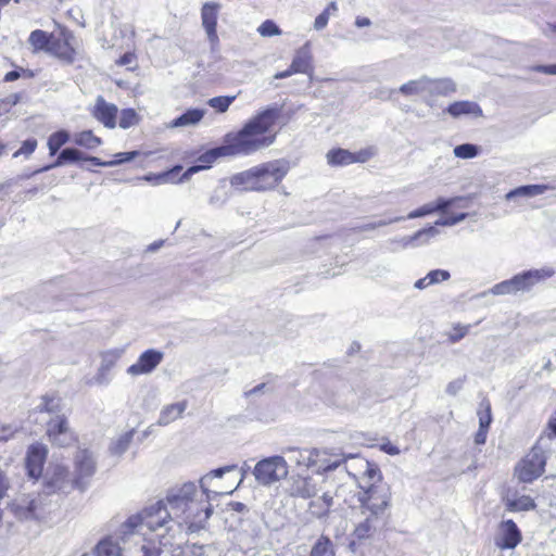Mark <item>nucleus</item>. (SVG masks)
Listing matches in <instances>:
<instances>
[{
  "label": "nucleus",
  "mask_w": 556,
  "mask_h": 556,
  "mask_svg": "<svg viewBox=\"0 0 556 556\" xmlns=\"http://www.w3.org/2000/svg\"><path fill=\"white\" fill-rule=\"evenodd\" d=\"M456 91V84L453 79L431 78L428 76V98L447 97Z\"/></svg>",
  "instance_id": "nucleus-23"
},
{
  "label": "nucleus",
  "mask_w": 556,
  "mask_h": 556,
  "mask_svg": "<svg viewBox=\"0 0 556 556\" xmlns=\"http://www.w3.org/2000/svg\"><path fill=\"white\" fill-rule=\"evenodd\" d=\"M463 200V198H451V199H444L439 198L433 203L434 211L435 212H446L448 207H451L456 201Z\"/></svg>",
  "instance_id": "nucleus-58"
},
{
  "label": "nucleus",
  "mask_w": 556,
  "mask_h": 556,
  "mask_svg": "<svg viewBox=\"0 0 556 556\" xmlns=\"http://www.w3.org/2000/svg\"><path fill=\"white\" fill-rule=\"evenodd\" d=\"M140 154L139 151H129V152H119V153H116L114 155V160L112 161H109V166L112 167V166H116V165H121L125 162H129V161H132L134 159H136L138 155Z\"/></svg>",
  "instance_id": "nucleus-52"
},
{
  "label": "nucleus",
  "mask_w": 556,
  "mask_h": 556,
  "mask_svg": "<svg viewBox=\"0 0 556 556\" xmlns=\"http://www.w3.org/2000/svg\"><path fill=\"white\" fill-rule=\"evenodd\" d=\"M309 556H334L332 542L328 536L321 535L312 547Z\"/></svg>",
  "instance_id": "nucleus-42"
},
{
  "label": "nucleus",
  "mask_w": 556,
  "mask_h": 556,
  "mask_svg": "<svg viewBox=\"0 0 556 556\" xmlns=\"http://www.w3.org/2000/svg\"><path fill=\"white\" fill-rule=\"evenodd\" d=\"M471 325L455 324L452 330L447 333L448 342H459L463 338H465L468 334Z\"/></svg>",
  "instance_id": "nucleus-47"
},
{
  "label": "nucleus",
  "mask_w": 556,
  "mask_h": 556,
  "mask_svg": "<svg viewBox=\"0 0 556 556\" xmlns=\"http://www.w3.org/2000/svg\"><path fill=\"white\" fill-rule=\"evenodd\" d=\"M433 213H435L434 206H433V203L430 202V203H426L422 206L412 211L405 218L414 219V218L424 217V216H427V215H430Z\"/></svg>",
  "instance_id": "nucleus-53"
},
{
  "label": "nucleus",
  "mask_w": 556,
  "mask_h": 556,
  "mask_svg": "<svg viewBox=\"0 0 556 556\" xmlns=\"http://www.w3.org/2000/svg\"><path fill=\"white\" fill-rule=\"evenodd\" d=\"M199 494L203 495L192 497L188 506V511L184 517V525L188 526L190 531L203 528L213 511L212 505L210 504L212 495L204 492L201 488Z\"/></svg>",
  "instance_id": "nucleus-9"
},
{
  "label": "nucleus",
  "mask_w": 556,
  "mask_h": 556,
  "mask_svg": "<svg viewBox=\"0 0 556 556\" xmlns=\"http://www.w3.org/2000/svg\"><path fill=\"white\" fill-rule=\"evenodd\" d=\"M137 113L132 109H125L121 112L119 127L127 129L137 123Z\"/></svg>",
  "instance_id": "nucleus-48"
},
{
  "label": "nucleus",
  "mask_w": 556,
  "mask_h": 556,
  "mask_svg": "<svg viewBox=\"0 0 556 556\" xmlns=\"http://www.w3.org/2000/svg\"><path fill=\"white\" fill-rule=\"evenodd\" d=\"M290 493L292 496H299L302 498H311L316 496L317 489L314 484L312 478L307 477H298L293 480L292 485L290 488Z\"/></svg>",
  "instance_id": "nucleus-29"
},
{
  "label": "nucleus",
  "mask_w": 556,
  "mask_h": 556,
  "mask_svg": "<svg viewBox=\"0 0 556 556\" xmlns=\"http://www.w3.org/2000/svg\"><path fill=\"white\" fill-rule=\"evenodd\" d=\"M194 482L184 483L181 486L172 490L165 497V503L172 513L177 530L184 526V517L188 511V506L193 496H202Z\"/></svg>",
  "instance_id": "nucleus-5"
},
{
  "label": "nucleus",
  "mask_w": 556,
  "mask_h": 556,
  "mask_svg": "<svg viewBox=\"0 0 556 556\" xmlns=\"http://www.w3.org/2000/svg\"><path fill=\"white\" fill-rule=\"evenodd\" d=\"M90 556H123L122 547L117 540L113 536H108L96 545L93 554Z\"/></svg>",
  "instance_id": "nucleus-35"
},
{
  "label": "nucleus",
  "mask_w": 556,
  "mask_h": 556,
  "mask_svg": "<svg viewBox=\"0 0 556 556\" xmlns=\"http://www.w3.org/2000/svg\"><path fill=\"white\" fill-rule=\"evenodd\" d=\"M147 528L150 531L164 529L165 532H178L165 501H157L146 507L141 513L130 516L119 528L118 534L125 543L126 538L142 531Z\"/></svg>",
  "instance_id": "nucleus-2"
},
{
  "label": "nucleus",
  "mask_w": 556,
  "mask_h": 556,
  "mask_svg": "<svg viewBox=\"0 0 556 556\" xmlns=\"http://www.w3.org/2000/svg\"><path fill=\"white\" fill-rule=\"evenodd\" d=\"M439 235V230L435 226H429L427 228L420 229L415 232L410 237H402L399 240H395L402 248H406L410 244H414L416 241H421L422 243L427 242L430 238H433Z\"/></svg>",
  "instance_id": "nucleus-36"
},
{
  "label": "nucleus",
  "mask_w": 556,
  "mask_h": 556,
  "mask_svg": "<svg viewBox=\"0 0 556 556\" xmlns=\"http://www.w3.org/2000/svg\"><path fill=\"white\" fill-rule=\"evenodd\" d=\"M404 219H405V217H403V216H396V217L390 218V219H379L377 222H372V223L364 225L363 229L364 230L375 229V228H379V227H383V226L390 225L392 223L402 222Z\"/></svg>",
  "instance_id": "nucleus-60"
},
{
  "label": "nucleus",
  "mask_w": 556,
  "mask_h": 556,
  "mask_svg": "<svg viewBox=\"0 0 556 556\" xmlns=\"http://www.w3.org/2000/svg\"><path fill=\"white\" fill-rule=\"evenodd\" d=\"M377 153L376 148L367 147L357 152H352V164L354 163H365L374 157Z\"/></svg>",
  "instance_id": "nucleus-49"
},
{
  "label": "nucleus",
  "mask_w": 556,
  "mask_h": 556,
  "mask_svg": "<svg viewBox=\"0 0 556 556\" xmlns=\"http://www.w3.org/2000/svg\"><path fill=\"white\" fill-rule=\"evenodd\" d=\"M556 271L552 267H544L540 269H530L521 274L515 275L511 279L515 293L528 292L536 283L551 278Z\"/></svg>",
  "instance_id": "nucleus-12"
},
{
  "label": "nucleus",
  "mask_w": 556,
  "mask_h": 556,
  "mask_svg": "<svg viewBox=\"0 0 556 556\" xmlns=\"http://www.w3.org/2000/svg\"><path fill=\"white\" fill-rule=\"evenodd\" d=\"M92 115L106 128H114L116 126L117 106L106 102L102 96H99L96 99Z\"/></svg>",
  "instance_id": "nucleus-19"
},
{
  "label": "nucleus",
  "mask_w": 556,
  "mask_h": 556,
  "mask_svg": "<svg viewBox=\"0 0 556 556\" xmlns=\"http://www.w3.org/2000/svg\"><path fill=\"white\" fill-rule=\"evenodd\" d=\"M37 148L36 139H27L23 142L22 147L13 154V157H18L20 155L29 156L34 153Z\"/></svg>",
  "instance_id": "nucleus-55"
},
{
  "label": "nucleus",
  "mask_w": 556,
  "mask_h": 556,
  "mask_svg": "<svg viewBox=\"0 0 556 556\" xmlns=\"http://www.w3.org/2000/svg\"><path fill=\"white\" fill-rule=\"evenodd\" d=\"M465 379L466 378L464 377V378H458V379L451 381L446 386V393L450 395H456L463 389Z\"/></svg>",
  "instance_id": "nucleus-61"
},
{
  "label": "nucleus",
  "mask_w": 556,
  "mask_h": 556,
  "mask_svg": "<svg viewBox=\"0 0 556 556\" xmlns=\"http://www.w3.org/2000/svg\"><path fill=\"white\" fill-rule=\"evenodd\" d=\"M70 140V134L66 130H59L50 135L48 139V149L50 155L56 154L62 146Z\"/></svg>",
  "instance_id": "nucleus-44"
},
{
  "label": "nucleus",
  "mask_w": 556,
  "mask_h": 556,
  "mask_svg": "<svg viewBox=\"0 0 556 556\" xmlns=\"http://www.w3.org/2000/svg\"><path fill=\"white\" fill-rule=\"evenodd\" d=\"M521 541V532L513 520H504L500 526L496 545L503 549L515 548Z\"/></svg>",
  "instance_id": "nucleus-18"
},
{
  "label": "nucleus",
  "mask_w": 556,
  "mask_h": 556,
  "mask_svg": "<svg viewBox=\"0 0 556 556\" xmlns=\"http://www.w3.org/2000/svg\"><path fill=\"white\" fill-rule=\"evenodd\" d=\"M491 421V407L490 405H488L484 414H480L479 428L489 429Z\"/></svg>",
  "instance_id": "nucleus-64"
},
{
  "label": "nucleus",
  "mask_w": 556,
  "mask_h": 556,
  "mask_svg": "<svg viewBox=\"0 0 556 556\" xmlns=\"http://www.w3.org/2000/svg\"><path fill=\"white\" fill-rule=\"evenodd\" d=\"M353 395V392L349 388L343 387L342 389L333 392L331 396L326 399V401L330 405H334L338 407H348L351 402L350 396Z\"/></svg>",
  "instance_id": "nucleus-43"
},
{
  "label": "nucleus",
  "mask_w": 556,
  "mask_h": 556,
  "mask_svg": "<svg viewBox=\"0 0 556 556\" xmlns=\"http://www.w3.org/2000/svg\"><path fill=\"white\" fill-rule=\"evenodd\" d=\"M236 469H237V465H228V466L220 467V468L210 471L208 473H206L200 478V481H199L200 488L202 490H204V492H207V494H211L214 496L219 495V494H231L233 492V490H229V491L211 490L210 486H211V482L213 479H215V478L220 479L224 477L225 473L235 471Z\"/></svg>",
  "instance_id": "nucleus-22"
},
{
  "label": "nucleus",
  "mask_w": 556,
  "mask_h": 556,
  "mask_svg": "<svg viewBox=\"0 0 556 556\" xmlns=\"http://www.w3.org/2000/svg\"><path fill=\"white\" fill-rule=\"evenodd\" d=\"M47 454L48 448L43 444L37 443L28 447L25 463L30 478L37 479L41 476Z\"/></svg>",
  "instance_id": "nucleus-15"
},
{
  "label": "nucleus",
  "mask_w": 556,
  "mask_h": 556,
  "mask_svg": "<svg viewBox=\"0 0 556 556\" xmlns=\"http://www.w3.org/2000/svg\"><path fill=\"white\" fill-rule=\"evenodd\" d=\"M446 112L453 117H460L463 115H471L475 117L482 116V109L480 105L472 101H456L446 108Z\"/></svg>",
  "instance_id": "nucleus-27"
},
{
  "label": "nucleus",
  "mask_w": 556,
  "mask_h": 556,
  "mask_svg": "<svg viewBox=\"0 0 556 556\" xmlns=\"http://www.w3.org/2000/svg\"><path fill=\"white\" fill-rule=\"evenodd\" d=\"M135 430L126 431L111 441L109 446L110 454L121 457L129 447L134 439Z\"/></svg>",
  "instance_id": "nucleus-37"
},
{
  "label": "nucleus",
  "mask_w": 556,
  "mask_h": 556,
  "mask_svg": "<svg viewBox=\"0 0 556 556\" xmlns=\"http://www.w3.org/2000/svg\"><path fill=\"white\" fill-rule=\"evenodd\" d=\"M363 519L358 522L354 530V534L358 539L370 538L378 529L382 528L386 523V518L378 516H369L362 514Z\"/></svg>",
  "instance_id": "nucleus-20"
},
{
  "label": "nucleus",
  "mask_w": 556,
  "mask_h": 556,
  "mask_svg": "<svg viewBox=\"0 0 556 556\" xmlns=\"http://www.w3.org/2000/svg\"><path fill=\"white\" fill-rule=\"evenodd\" d=\"M39 410L51 415L47 421V435L49 441L56 446L66 447L76 441V434L70 428L67 417L60 414V401L43 397L42 403L38 406Z\"/></svg>",
  "instance_id": "nucleus-3"
},
{
  "label": "nucleus",
  "mask_w": 556,
  "mask_h": 556,
  "mask_svg": "<svg viewBox=\"0 0 556 556\" xmlns=\"http://www.w3.org/2000/svg\"><path fill=\"white\" fill-rule=\"evenodd\" d=\"M83 157H84V153L80 150L75 149V148H65L60 152L56 161L53 164L47 165V166L38 169L37 173L47 172L51 168L59 167V166H62L67 163H75L78 161H83Z\"/></svg>",
  "instance_id": "nucleus-34"
},
{
  "label": "nucleus",
  "mask_w": 556,
  "mask_h": 556,
  "mask_svg": "<svg viewBox=\"0 0 556 556\" xmlns=\"http://www.w3.org/2000/svg\"><path fill=\"white\" fill-rule=\"evenodd\" d=\"M453 152L459 159H473L479 154V147L472 143H463L456 146Z\"/></svg>",
  "instance_id": "nucleus-46"
},
{
  "label": "nucleus",
  "mask_w": 556,
  "mask_h": 556,
  "mask_svg": "<svg viewBox=\"0 0 556 556\" xmlns=\"http://www.w3.org/2000/svg\"><path fill=\"white\" fill-rule=\"evenodd\" d=\"M281 115L278 105L267 106L251 117L238 132L225 136L224 144L213 149L206 157L249 155L269 147L276 136H265Z\"/></svg>",
  "instance_id": "nucleus-1"
},
{
  "label": "nucleus",
  "mask_w": 556,
  "mask_h": 556,
  "mask_svg": "<svg viewBox=\"0 0 556 556\" xmlns=\"http://www.w3.org/2000/svg\"><path fill=\"white\" fill-rule=\"evenodd\" d=\"M220 10V4L218 2L208 1L203 3L201 8V22L202 26L207 36V40L211 43L212 49L219 42V38L217 35V20Z\"/></svg>",
  "instance_id": "nucleus-13"
},
{
  "label": "nucleus",
  "mask_w": 556,
  "mask_h": 556,
  "mask_svg": "<svg viewBox=\"0 0 556 556\" xmlns=\"http://www.w3.org/2000/svg\"><path fill=\"white\" fill-rule=\"evenodd\" d=\"M186 408L187 403L185 401L164 406L160 413L157 425L167 426L170 422L177 420L181 417Z\"/></svg>",
  "instance_id": "nucleus-30"
},
{
  "label": "nucleus",
  "mask_w": 556,
  "mask_h": 556,
  "mask_svg": "<svg viewBox=\"0 0 556 556\" xmlns=\"http://www.w3.org/2000/svg\"><path fill=\"white\" fill-rule=\"evenodd\" d=\"M329 16L328 15V10H324L316 18H315V22H314V28L316 30H321L324 29L328 22H329Z\"/></svg>",
  "instance_id": "nucleus-63"
},
{
  "label": "nucleus",
  "mask_w": 556,
  "mask_h": 556,
  "mask_svg": "<svg viewBox=\"0 0 556 556\" xmlns=\"http://www.w3.org/2000/svg\"><path fill=\"white\" fill-rule=\"evenodd\" d=\"M397 91L405 97H428V76L412 79L403 84Z\"/></svg>",
  "instance_id": "nucleus-28"
},
{
  "label": "nucleus",
  "mask_w": 556,
  "mask_h": 556,
  "mask_svg": "<svg viewBox=\"0 0 556 556\" xmlns=\"http://www.w3.org/2000/svg\"><path fill=\"white\" fill-rule=\"evenodd\" d=\"M429 281L432 285H437L443 281H446L451 278L450 271L445 269H434L427 274Z\"/></svg>",
  "instance_id": "nucleus-54"
},
{
  "label": "nucleus",
  "mask_w": 556,
  "mask_h": 556,
  "mask_svg": "<svg viewBox=\"0 0 556 556\" xmlns=\"http://www.w3.org/2000/svg\"><path fill=\"white\" fill-rule=\"evenodd\" d=\"M73 141L75 144L88 150H93L102 144L101 138L94 136L91 130H84L75 134Z\"/></svg>",
  "instance_id": "nucleus-39"
},
{
  "label": "nucleus",
  "mask_w": 556,
  "mask_h": 556,
  "mask_svg": "<svg viewBox=\"0 0 556 556\" xmlns=\"http://www.w3.org/2000/svg\"><path fill=\"white\" fill-rule=\"evenodd\" d=\"M361 490L358 493L361 514L387 519L391 498L389 486L386 483H371L369 485H362Z\"/></svg>",
  "instance_id": "nucleus-4"
},
{
  "label": "nucleus",
  "mask_w": 556,
  "mask_h": 556,
  "mask_svg": "<svg viewBox=\"0 0 556 556\" xmlns=\"http://www.w3.org/2000/svg\"><path fill=\"white\" fill-rule=\"evenodd\" d=\"M78 489V483L73 472L67 467L54 464L50 465L43 476V491L47 494H68Z\"/></svg>",
  "instance_id": "nucleus-6"
},
{
  "label": "nucleus",
  "mask_w": 556,
  "mask_h": 556,
  "mask_svg": "<svg viewBox=\"0 0 556 556\" xmlns=\"http://www.w3.org/2000/svg\"><path fill=\"white\" fill-rule=\"evenodd\" d=\"M236 96H218L211 98L207 101V104L217 113H225L227 112L231 103L236 100Z\"/></svg>",
  "instance_id": "nucleus-45"
},
{
  "label": "nucleus",
  "mask_w": 556,
  "mask_h": 556,
  "mask_svg": "<svg viewBox=\"0 0 556 556\" xmlns=\"http://www.w3.org/2000/svg\"><path fill=\"white\" fill-rule=\"evenodd\" d=\"M490 293H492L494 295L514 294L515 291H514V287L511 283V279H507L500 283L494 285L491 288Z\"/></svg>",
  "instance_id": "nucleus-51"
},
{
  "label": "nucleus",
  "mask_w": 556,
  "mask_h": 556,
  "mask_svg": "<svg viewBox=\"0 0 556 556\" xmlns=\"http://www.w3.org/2000/svg\"><path fill=\"white\" fill-rule=\"evenodd\" d=\"M123 353V349H113L101 353V363L94 377L97 384H106L110 382L109 372L122 357Z\"/></svg>",
  "instance_id": "nucleus-17"
},
{
  "label": "nucleus",
  "mask_w": 556,
  "mask_h": 556,
  "mask_svg": "<svg viewBox=\"0 0 556 556\" xmlns=\"http://www.w3.org/2000/svg\"><path fill=\"white\" fill-rule=\"evenodd\" d=\"M547 457L544 450L535 444L531 451L516 465L515 476L520 482L531 483L545 471Z\"/></svg>",
  "instance_id": "nucleus-7"
},
{
  "label": "nucleus",
  "mask_w": 556,
  "mask_h": 556,
  "mask_svg": "<svg viewBox=\"0 0 556 556\" xmlns=\"http://www.w3.org/2000/svg\"><path fill=\"white\" fill-rule=\"evenodd\" d=\"M358 467L359 469H363V476L361 478L359 488L362 489V485H369L371 483L380 484L381 482V473L379 468L369 463L366 459L361 458L358 460Z\"/></svg>",
  "instance_id": "nucleus-33"
},
{
  "label": "nucleus",
  "mask_w": 556,
  "mask_h": 556,
  "mask_svg": "<svg viewBox=\"0 0 556 556\" xmlns=\"http://www.w3.org/2000/svg\"><path fill=\"white\" fill-rule=\"evenodd\" d=\"M289 472L288 464L282 456H270L256 463L253 475L261 485H271L285 478Z\"/></svg>",
  "instance_id": "nucleus-8"
},
{
  "label": "nucleus",
  "mask_w": 556,
  "mask_h": 556,
  "mask_svg": "<svg viewBox=\"0 0 556 556\" xmlns=\"http://www.w3.org/2000/svg\"><path fill=\"white\" fill-rule=\"evenodd\" d=\"M205 111L202 109H189L184 114L173 119L169 124V128L189 127L197 125L204 117Z\"/></svg>",
  "instance_id": "nucleus-31"
},
{
  "label": "nucleus",
  "mask_w": 556,
  "mask_h": 556,
  "mask_svg": "<svg viewBox=\"0 0 556 556\" xmlns=\"http://www.w3.org/2000/svg\"><path fill=\"white\" fill-rule=\"evenodd\" d=\"M549 189L552 188L548 185H527L510 190L505 198L508 201L516 198H534Z\"/></svg>",
  "instance_id": "nucleus-32"
},
{
  "label": "nucleus",
  "mask_w": 556,
  "mask_h": 556,
  "mask_svg": "<svg viewBox=\"0 0 556 556\" xmlns=\"http://www.w3.org/2000/svg\"><path fill=\"white\" fill-rule=\"evenodd\" d=\"M326 160L330 166H346L352 164V152L345 149H331L326 153Z\"/></svg>",
  "instance_id": "nucleus-38"
},
{
  "label": "nucleus",
  "mask_w": 556,
  "mask_h": 556,
  "mask_svg": "<svg viewBox=\"0 0 556 556\" xmlns=\"http://www.w3.org/2000/svg\"><path fill=\"white\" fill-rule=\"evenodd\" d=\"M73 463V475L77 480L78 489L84 490L97 470L94 455L88 448H78L75 452Z\"/></svg>",
  "instance_id": "nucleus-11"
},
{
  "label": "nucleus",
  "mask_w": 556,
  "mask_h": 556,
  "mask_svg": "<svg viewBox=\"0 0 556 556\" xmlns=\"http://www.w3.org/2000/svg\"><path fill=\"white\" fill-rule=\"evenodd\" d=\"M227 200L226 192L223 188H217L214 190L212 195L208 199V202L213 206H220L223 205Z\"/></svg>",
  "instance_id": "nucleus-59"
},
{
  "label": "nucleus",
  "mask_w": 556,
  "mask_h": 556,
  "mask_svg": "<svg viewBox=\"0 0 556 556\" xmlns=\"http://www.w3.org/2000/svg\"><path fill=\"white\" fill-rule=\"evenodd\" d=\"M53 36L48 35L41 29H36L30 33L28 42L31 45L35 51H47L51 43Z\"/></svg>",
  "instance_id": "nucleus-40"
},
{
  "label": "nucleus",
  "mask_w": 556,
  "mask_h": 556,
  "mask_svg": "<svg viewBox=\"0 0 556 556\" xmlns=\"http://www.w3.org/2000/svg\"><path fill=\"white\" fill-rule=\"evenodd\" d=\"M318 498H319V501L321 503V506L324 507V510H320V511L318 510L317 511V517L321 518V517H325L329 513L330 508L332 507V505H333V496L330 493L325 492L323 494V496H320Z\"/></svg>",
  "instance_id": "nucleus-57"
},
{
  "label": "nucleus",
  "mask_w": 556,
  "mask_h": 556,
  "mask_svg": "<svg viewBox=\"0 0 556 556\" xmlns=\"http://www.w3.org/2000/svg\"><path fill=\"white\" fill-rule=\"evenodd\" d=\"M467 215H468L467 213H459L454 216L440 218L434 223V225L435 226H455V225L464 222L467 218Z\"/></svg>",
  "instance_id": "nucleus-56"
},
{
  "label": "nucleus",
  "mask_w": 556,
  "mask_h": 556,
  "mask_svg": "<svg viewBox=\"0 0 556 556\" xmlns=\"http://www.w3.org/2000/svg\"><path fill=\"white\" fill-rule=\"evenodd\" d=\"M313 56L309 49V43L306 42L300 49L296 50L295 55L292 60V71L301 74L312 75L313 73Z\"/></svg>",
  "instance_id": "nucleus-24"
},
{
  "label": "nucleus",
  "mask_w": 556,
  "mask_h": 556,
  "mask_svg": "<svg viewBox=\"0 0 556 556\" xmlns=\"http://www.w3.org/2000/svg\"><path fill=\"white\" fill-rule=\"evenodd\" d=\"M16 429L9 424L0 422V441H8L13 438Z\"/></svg>",
  "instance_id": "nucleus-62"
},
{
  "label": "nucleus",
  "mask_w": 556,
  "mask_h": 556,
  "mask_svg": "<svg viewBox=\"0 0 556 556\" xmlns=\"http://www.w3.org/2000/svg\"><path fill=\"white\" fill-rule=\"evenodd\" d=\"M257 31L263 37L276 36V35H280V33H281V30L276 25V23L270 21V20H267V21L263 22L258 26Z\"/></svg>",
  "instance_id": "nucleus-50"
},
{
  "label": "nucleus",
  "mask_w": 556,
  "mask_h": 556,
  "mask_svg": "<svg viewBox=\"0 0 556 556\" xmlns=\"http://www.w3.org/2000/svg\"><path fill=\"white\" fill-rule=\"evenodd\" d=\"M73 38L71 33L63 34V38H52L48 52L66 64L74 63L76 51L71 43Z\"/></svg>",
  "instance_id": "nucleus-16"
},
{
  "label": "nucleus",
  "mask_w": 556,
  "mask_h": 556,
  "mask_svg": "<svg viewBox=\"0 0 556 556\" xmlns=\"http://www.w3.org/2000/svg\"><path fill=\"white\" fill-rule=\"evenodd\" d=\"M230 185L242 190L258 191L255 166L233 175L230 178Z\"/></svg>",
  "instance_id": "nucleus-26"
},
{
  "label": "nucleus",
  "mask_w": 556,
  "mask_h": 556,
  "mask_svg": "<svg viewBox=\"0 0 556 556\" xmlns=\"http://www.w3.org/2000/svg\"><path fill=\"white\" fill-rule=\"evenodd\" d=\"M164 353L149 349L140 354L138 361L127 368V374L130 376H140L152 372L163 361Z\"/></svg>",
  "instance_id": "nucleus-14"
},
{
  "label": "nucleus",
  "mask_w": 556,
  "mask_h": 556,
  "mask_svg": "<svg viewBox=\"0 0 556 556\" xmlns=\"http://www.w3.org/2000/svg\"><path fill=\"white\" fill-rule=\"evenodd\" d=\"M506 507L509 511H527L535 508L532 497L522 495L516 498H507Z\"/></svg>",
  "instance_id": "nucleus-41"
},
{
  "label": "nucleus",
  "mask_w": 556,
  "mask_h": 556,
  "mask_svg": "<svg viewBox=\"0 0 556 556\" xmlns=\"http://www.w3.org/2000/svg\"><path fill=\"white\" fill-rule=\"evenodd\" d=\"M289 459L298 466L313 467V464L318 459L319 450L316 448H298L289 447L286 450Z\"/></svg>",
  "instance_id": "nucleus-25"
},
{
  "label": "nucleus",
  "mask_w": 556,
  "mask_h": 556,
  "mask_svg": "<svg viewBox=\"0 0 556 556\" xmlns=\"http://www.w3.org/2000/svg\"><path fill=\"white\" fill-rule=\"evenodd\" d=\"M318 459L313 464L316 467L317 472H328L338 468L342 463L349 458H353L350 455L329 454L327 451H319Z\"/></svg>",
  "instance_id": "nucleus-21"
},
{
  "label": "nucleus",
  "mask_w": 556,
  "mask_h": 556,
  "mask_svg": "<svg viewBox=\"0 0 556 556\" xmlns=\"http://www.w3.org/2000/svg\"><path fill=\"white\" fill-rule=\"evenodd\" d=\"M289 164L285 160H276L255 166L258 191L275 188L288 174Z\"/></svg>",
  "instance_id": "nucleus-10"
}]
</instances>
